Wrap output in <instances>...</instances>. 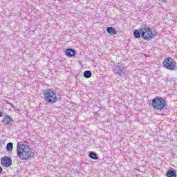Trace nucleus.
<instances>
[{
	"label": "nucleus",
	"instance_id": "obj_10",
	"mask_svg": "<svg viewBox=\"0 0 177 177\" xmlns=\"http://www.w3.org/2000/svg\"><path fill=\"white\" fill-rule=\"evenodd\" d=\"M106 32H108V34H110L111 35H117V33L118 32V31H117L113 27H107Z\"/></svg>",
	"mask_w": 177,
	"mask_h": 177
},
{
	"label": "nucleus",
	"instance_id": "obj_9",
	"mask_svg": "<svg viewBox=\"0 0 177 177\" xmlns=\"http://www.w3.org/2000/svg\"><path fill=\"white\" fill-rule=\"evenodd\" d=\"M65 54L68 57L75 56V50L74 48H68L65 51Z\"/></svg>",
	"mask_w": 177,
	"mask_h": 177
},
{
	"label": "nucleus",
	"instance_id": "obj_6",
	"mask_svg": "<svg viewBox=\"0 0 177 177\" xmlns=\"http://www.w3.org/2000/svg\"><path fill=\"white\" fill-rule=\"evenodd\" d=\"M127 73V70L122 66L120 65V63L116 65H113V74L115 75H118V77H124Z\"/></svg>",
	"mask_w": 177,
	"mask_h": 177
},
{
	"label": "nucleus",
	"instance_id": "obj_12",
	"mask_svg": "<svg viewBox=\"0 0 177 177\" xmlns=\"http://www.w3.org/2000/svg\"><path fill=\"white\" fill-rule=\"evenodd\" d=\"M88 157L91 158V160H99L97 153H95L94 151L88 152Z\"/></svg>",
	"mask_w": 177,
	"mask_h": 177
},
{
	"label": "nucleus",
	"instance_id": "obj_16",
	"mask_svg": "<svg viewBox=\"0 0 177 177\" xmlns=\"http://www.w3.org/2000/svg\"><path fill=\"white\" fill-rule=\"evenodd\" d=\"M163 3H168V0H161Z\"/></svg>",
	"mask_w": 177,
	"mask_h": 177
},
{
	"label": "nucleus",
	"instance_id": "obj_4",
	"mask_svg": "<svg viewBox=\"0 0 177 177\" xmlns=\"http://www.w3.org/2000/svg\"><path fill=\"white\" fill-rule=\"evenodd\" d=\"M151 106L155 110H162L167 106V102L164 98L156 96L151 100Z\"/></svg>",
	"mask_w": 177,
	"mask_h": 177
},
{
	"label": "nucleus",
	"instance_id": "obj_19",
	"mask_svg": "<svg viewBox=\"0 0 177 177\" xmlns=\"http://www.w3.org/2000/svg\"><path fill=\"white\" fill-rule=\"evenodd\" d=\"M10 106H13V104H10Z\"/></svg>",
	"mask_w": 177,
	"mask_h": 177
},
{
	"label": "nucleus",
	"instance_id": "obj_1",
	"mask_svg": "<svg viewBox=\"0 0 177 177\" xmlns=\"http://www.w3.org/2000/svg\"><path fill=\"white\" fill-rule=\"evenodd\" d=\"M133 35L137 39L141 37L145 41H151L156 37V35L153 33V30L149 26L145 24L142 25L139 30H135Z\"/></svg>",
	"mask_w": 177,
	"mask_h": 177
},
{
	"label": "nucleus",
	"instance_id": "obj_17",
	"mask_svg": "<svg viewBox=\"0 0 177 177\" xmlns=\"http://www.w3.org/2000/svg\"><path fill=\"white\" fill-rule=\"evenodd\" d=\"M2 171H3L2 167L0 166V174H2Z\"/></svg>",
	"mask_w": 177,
	"mask_h": 177
},
{
	"label": "nucleus",
	"instance_id": "obj_11",
	"mask_svg": "<svg viewBox=\"0 0 177 177\" xmlns=\"http://www.w3.org/2000/svg\"><path fill=\"white\" fill-rule=\"evenodd\" d=\"M167 177H176V170L172 169L171 170H168L166 174Z\"/></svg>",
	"mask_w": 177,
	"mask_h": 177
},
{
	"label": "nucleus",
	"instance_id": "obj_5",
	"mask_svg": "<svg viewBox=\"0 0 177 177\" xmlns=\"http://www.w3.org/2000/svg\"><path fill=\"white\" fill-rule=\"evenodd\" d=\"M163 67L167 68V70H170V71H175L177 70L176 62L175 59L171 57H167L163 61Z\"/></svg>",
	"mask_w": 177,
	"mask_h": 177
},
{
	"label": "nucleus",
	"instance_id": "obj_14",
	"mask_svg": "<svg viewBox=\"0 0 177 177\" xmlns=\"http://www.w3.org/2000/svg\"><path fill=\"white\" fill-rule=\"evenodd\" d=\"M7 151H12L13 150V144L12 142H8L6 145Z\"/></svg>",
	"mask_w": 177,
	"mask_h": 177
},
{
	"label": "nucleus",
	"instance_id": "obj_18",
	"mask_svg": "<svg viewBox=\"0 0 177 177\" xmlns=\"http://www.w3.org/2000/svg\"><path fill=\"white\" fill-rule=\"evenodd\" d=\"M3 113L1 112H0V117H2Z\"/></svg>",
	"mask_w": 177,
	"mask_h": 177
},
{
	"label": "nucleus",
	"instance_id": "obj_7",
	"mask_svg": "<svg viewBox=\"0 0 177 177\" xmlns=\"http://www.w3.org/2000/svg\"><path fill=\"white\" fill-rule=\"evenodd\" d=\"M1 122L5 127H12V125H15V120L8 115L4 116V118Z\"/></svg>",
	"mask_w": 177,
	"mask_h": 177
},
{
	"label": "nucleus",
	"instance_id": "obj_2",
	"mask_svg": "<svg viewBox=\"0 0 177 177\" xmlns=\"http://www.w3.org/2000/svg\"><path fill=\"white\" fill-rule=\"evenodd\" d=\"M17 153L21 160H31L35 154L31 148L23 142H17Z\"/></svg>",
	"mask_w": 177,
	"mask_h": 177
},
{
	"label": "nucleus",
	"instance_id": "obj_3",
	"mask_svg": "<svg viewBox=\"0 0 177 177\" xmlns=\"http://www.w3.org/2000/svg\"><path fill=\"white\" fill-rule=\"evenodd\" d=\"M44 102L48 104H55L59 101L56 91L53 88H47L42 91Z\"/></svg>",
	"mask_w": 177,
	"mask_h": 177
},
{
	"label": "nucleus",
	"instance_id": "obj_13",
	"mask_svg": "<svg viewBox=\"0 0 177 177\" xmlns=\"http://www.w3.org/2000/svg\"><path fill=\"white\" fill-rule=\"evenodd\" d=\"M84 78H91L92 77V72L91 71H85L84 72Z\"/></svg>",
	"mask_w": 177,
	"mask_h": 177
},
{
	"label": "nucleus",
	"instance_id": "obj_8",
	"mask_svg": "<svg viewBox=\"0 0 177 177\" xmlns=\"http://www.w3.org/2000/svg\"><path fill=\"white\" fill-rule=\"evenodd\" d=\"M1 165L6 168H9L12 165V158L9 156H4L1 160Z\"/></svg>",
	"mask_w": 177,
	"mask_h": 177
},
{
	"label": "nucleus",
	"instance_id": "obj_15",
	"mask_svg": "<svg viewBox=\"0 0 177 177\" xmlns=\"http://www.w3.org/2000/svg\"><path fill=\"white\" fill-rule=\"evenodd\" d=\"M6 143V140H0V147H3V145Z\"/></svg>",
	"mask_w": 177,
	"mask_h": 177
}]
</instances>
